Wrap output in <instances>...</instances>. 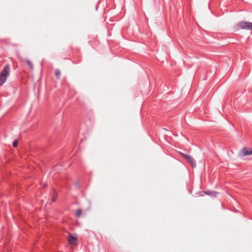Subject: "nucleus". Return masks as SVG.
Returning a JSON list of instances; mask_svg holds the SVG:
<instances>
[{
	"instance_id": "f257e3e1",
	"label": "nucleus",
	"mask_w": 252,
	"mask_h": 252,
	"mask_svg": "<svg viewBox=\"0 0 252 252\" xmlns=\"http://www.w3.org/2000/svg\"><path fill=\"white\" fill-rule=\"evenodd\" d=\"M10 72V67L8 64L5 65L0 74V86L6 81Z\"/></svg>"
},
{
	"instance_id": "f03ea898",
	"label": "nucleus",
	"mask_w": 252,
	"mask_h": 252,
	"mask_svg": "<svg viewBox=\"0 0 252 252\" xmlns=\"http://www.w3.org/2000/svg\"><path fill=\"white\" fill-rule=\"evenodd\" d=\"M234 28L235 31H238L240 29L252 30V23L244 21L240 22L235 25Z\"/></svg>"
},
{
	"instance_id": "7ed1b4c3",
	"label": "nucleus",
	"mask_w": 252,
	"mask_h": 252,
	"mask_svg": "<svg viewBox=\"0 0 252 252\" xmlns=\"http://www.w3.org/2000/svg\"><path fill=\"white\" fill-rule=\"evenodd\" d=\"M180 154L183 157L186 158L188 162L190 164L192 167H194L196 166V161L190 155H187L184 153H181Z\"/></svg>"
},
{
	"instance_id": "20e7f679",
	"label": "nucleus",
	"mask_w": 252,
	"mask_h": 252,
	"mask_svg": "<svg viewBox=\"0 0 252 252\" xmlns=\"http://www.w3.org/2000/svg\"><path fill=\"white\" fill-rule=\"evenodd\" d=\"M67 240L69 244L71 245H75L77 240L76 237L69 234L67 238Z\"/></svg>"
},
{
	"instance_id": "39448f33",
	"label": "nucleus",
	"mask_w": 252,
	"mask_h": 252,
	"mask_svg": "<svg viewBox=\"0 0 252 252\" xmlns=\"http://www.w3.org/2000/svg\"><path fill=\"white\" fill-rule=\"evenodd\" d=\"M243 156L252 155V150H250L247 148H243L242 151Z\"/></svg>"
},
{
	"instance_id": "423d86ee",
	"label": "nucleus",
	"mask_w": 252,
	"mask_h": 252,
	"mask_svg": "<svg viewBox=\"0 0 252 252\" xmlns=\"http://www.w3.org/2000/svg\"><path fill=\"white\" fill-rule=\"evenodd\" d=\"M52 201L53 202L56 201L57 200V193L55 190H54V189L53 190V191L52 193Z\"/></svg>"
},
{
	"instance_id": "0eeeda50",
	"label": "nucleus",
	"mask_w": 252,
	"mask_h": 252,
	"mask_svg": "<svg viewBox=\"0 0 252 252\" xmlns=\"http://www.w3.org/2000/svg\"><path fill=\"white\" fill-rule=\"evenodd\" d=\"M55 75L58 79H59L61 76V71L59 69H56L55 72Z\"/></svg>"
},
{
	"instance_id": "6e6552de",
	"label": "nucleus",
	"mask_w": 252,
	"mask_h": 252,
	"mask_svg": "<svg viewBox=\"0 0 252 252\" xmlns=\"http://www.w3.org/2000/svg\"><path fill=\"white\" fill-rule=\"evenodd\" d=\"M81 214H82V210L80 209H78L76 211L75 216L76 217L79 218L81 217Z\"/></svg>"
},
{
	"instance_id": "1a4fd4ad",
	"label": "nucleus",
	"mask_w": 252,
	"mask_h": 252,
	"mask_svg": "<svg viewBox=\"0 0 252 252\" xmlns=\"http://www.w3.org/2000/svg\"><path fill=\"white\" fill-rule=\"evenodd\" d=\"M26 62L27 64L28 65V66H29L30 68L31 69H32L33 67L32 63L29 60H27L26 61Z\"/></svg>"
},
{
	"instance_id": "9d476101",
	"label": "nucleus",
	"mask_w": 252,
	"mask_h": 252,
	"mask_svg": "<svg viewBox=\"0 0 252 252\" xmlns=\"http://www.w3.org/2000/svg\"><path fill=\"white\" fill-rule=\"evenodd\" d=\"M18 143L17 140L14 141L13 143V146L14 147H16L18 146Z\"/></svg>"
}]
</instances>
